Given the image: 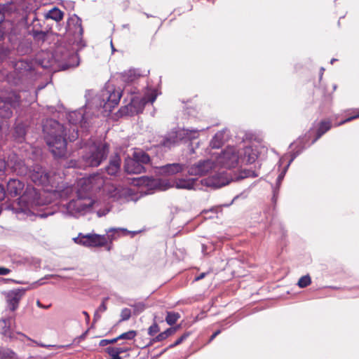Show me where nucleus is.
I'll use <instances>...</instances> for the list:
<instances>
[{
    "mask_svg": "<svg viewBox=\"0 0 359 359\" xmlns=\"http://www.w3.org/2000/svg\"><path fill=\"white\" fill-rule=\"evenodd\" d=\"M66 36L57 40L53 50L43 53L37 59L38 64L50 72L55 73L75 68L80 64L78 51L86 47L83 39L81 19L76 14L69 18Z\"/></svg>",
    "mask_w": 359,
    "mask_h": 359,
    "instance_id": "f257e3e1",
    "label": "nucleus"
},
{
    "mask_svg": "<svg viewBox=\"0 0 359 359\" xmlns=\"http://www.w3.org/2000/svg\"><path fill=\"white\" fill-rule=\"evenodd\" d=\"M69 129L57 120L46 119L43 123V139L48 151L55 160L66 159L69 156L68 142H72L79 138V131L75 127Z\"/></svg>",
    "mask_w": 359,
    "mask_h": 359,
    "instance_id": "f03ea898",
    "label": "nucleus"
},
{
    "mask_svg": "<svg viewBox=\"0 0 359 359\" xmlns=\"http://www.w3.org/2000/svg\"><path fill=\"white\" fill-rule=\"evenodd\" d=\"M109 151V145L107 142H93L81 156L79 161L71 160L68 168L98 167L107 159Z\"/></svg>",
    "mask_w": 359,
    "mask_h": 359,
    "instance_id": "7ed1b4c3",
    "label": "nucleus"
},
{
    "mask_svg": "<svg viewBox=\"0 0 359 359\" xmlns=\"http://www.w3.org/2000/svg\"><path fill=\"white\" fill-rule=\"evenodd\" d=\"M199 131L200 130L198 129L190 130L179 126L174 127L161 136L158 147L163 148L165 151H170L182 143L196 139Z\"/></svg>",
    "mask_w": 359,
    "mask_h": 359,
    "instance_id": "20e7f679",
    "label": "nucleus"
},
{
    "mask_svg": "<svg viewBox=\"0 0 359 359\" xmlns=\"http://www.w3.org/2000/svg\"><path fill=\"white\" fill-rule=\"evenodd\" d=\"M107 233V236L97 233L83 234L79 233L78 236L73 240L76 243L88 248L104 247L107 244L108 240L111 242L113 240L116 239L119 236L120 233H123L124 235L130 233L135 234L136 231H130L125 228H111Z\"/></svg>",
    "mask_w": 359,
    "mask_h": 359,
    "instance_id": "39448f33",
    "label": "nucleus"
},
{
    "mask_svg": "<svg viewBox=\"0 0 359 359\" xmlns=\"http://www.w3.org/2000/svg\"><path fill=\"white\" fill-rule=\"evenodd\" d=\"M41 203V195L38 190L32 187L25 188L22 196L15 201L5 205V209L13 211V213H24L28 215L29 206L39 205Z\"/></svg>",
    "mask_w": 359,
    "mask_h": 359,
    "instance_id": "423d86ee",
    "label": "nucleus"
},
{
    "mask_svg": "<svg viewBox=\"0 0 359 359\" xmlns=\"http://www.w3.org/2000/svg\"><path fill=\"white\" fill-rule=\"evenodd\" d=\"M258 174L251 169H243L238 172H230L224 176L213 177L205 180V184L214 189H219L229 184L231 182L239 181L248 177H257Z\"/></svg>",
    "mask_w": 359,
    "mask_h": 359,
    "instance_id": "0eeeda50",
    "label": "nucleus"
},
{
    "mask_svg": "<svg viewBox=\"0 0 359 359\" xmlns=\"http://www.w3.org/2000/svg\"><path fill=\"white\" fill-rule=\"evenodd\" d=\"M22 103L20 93L11 90L0 97V119L6 120L13 116V111Z\"/></svg>",
    "mask_w": 359,
    "mask_h": 359,
    "instance_id": "6e6552de",
    "label": "nucleus"
},
{
    "mask_svg": "<svg viewBox=\"0 0 359 359\" xmlns=\"http://www.w3.org/2000/svg\"><path fill=\"white\" fill-rule=\"evenodd\" d=\"M134 180L137 181V182L135 183V185L144 186L147 187V191H166L171 188L170 180L165 179L154 178L153 177L149 176H142Z\"/></svg>",
    "mask_w": 359,
    "mask_h": 359,
    "instance_id": "1a4fd4ad",
    "label": "nucleus"
},
{
    "mask_svg": "<svg viewBox=\"0 0 359 359\" xmlns=\"http://www.w3.org/2000/svg\"><path fill=\"white\" fill-rule=\"evenodd\" d=\"M239 161L238 151L234 147H227L222 151L217 158L221 167L228 170L237 167Z\"/></svg>",
    "mask_w": 359,
    "mask_h": 359,
    "instance_id": "9d476101",
    "label": "nucleus"
},
{
    "mask_svg": "<svg viewBox=\"0 0 359 359\" xmlns=\"http://www.w3.org/2000/svg\"><path fill=\"white\" fill-rule=\"evenodd\" d=\"M146 104L147 100L145 97L134 96L131 97L130 102L127 105L120 108L118 113L121 116L137 115L142 113Z\"/></svg>",
    "mask_w": 359,
    "mask_h": 359,
    "instance_id": "9b49d317",
    "label": "nucleus"
},
{
    "mask_svg": "<svg viewBox=\"0 0 359 359\" xmlns=\"http://www.w3.org/2000/svg\"><path fill=\"white\" fill-rule=\"evenodd\" d=\"M28 288L18 287L8 291H4L2 294L4 295L7 304V307L11 311H15L20 300L25 295Z\"/></svg>",
    "mask_w": 359,
    "mask_h": 359,
    "instance_id": "f8f14e48",
    "label": "nucleus"
},
{
    "mask_svg": "<svg viewBox=\"0 0 359 359\" xmlns=\"http://www.w3.org/2000/svg\"><path fill=\"white\" fill-rule=\"evenodd\" d=\"M29 177L36 185L48 186L50 184V172L41 165H36L29 171Z\"/></svg>",
    "mask_w": 359,
    "mask_h": 359,
    "instance_id": "ddd939ff",
    "label": "nucleus"
},
{
    "mask_svg": "<svg viewBox=\"0 0 359 359\" xmlns=\"http://www.w3.org/2000/svg\"><path fill=\"white\" fill-rule=\"evenodd\" d=\"M122 92L115 89H105L102 90V107L104 111L111 112L119 103Z\"/></svg>",
    "mask_w": 359,
    "mask_h": 359,
    "instance_id": "4468645a",
    "label": "nucleus"
},
{
    "mask_svg": "<svg viewBox=\"0 0 359 359\" xmlns=\"http://www.w3.org/2000/svg\"><path fill=\"white\" fill-rule=\"evenodd\" d=\"M13 67L14 78L18 81L15 82L18 84L22 82L25 76L29 73L34 70L33 64L32 62L26 60H19L17 61H13Z\"/></svg>",
    "mask_w": 359,
    "mask_h": 359,
    "instance_id": "2eb2a0df",
    "label": "nucleus"
},
{
    "mask_svg": "<svg viewBox=\"0 0 359 359\" xmlns=\"http://www.w3.org/2000/svg\"><path fill=\"white\" fill-rule=\"evenodd\" d=\"M8 41L11 43L13 49H15L17 53L20 55H25L29 54L31 52V43L26 39H22L20 36L14 34L9 35Z\"/></svg>",
    "mask_w": 359,
    "mask_h": 359,
    "instance_id": "dca6fc26",
    "label": "nucleus"
},
{
    "mask_svg": "<svg viewBox=\"0 0 359 359\" xmlns=\"http://www.w3.org/2000/svg\"><path fill=\"white\" fill-rule=\"evenodd\" d=\"M214 167L212 160L202 159L188 168L187 172L189 175L202 176L209 172Z\"/></svg>",
    "mask_w": 359,
    "mask_h": 359,
    "instance_id": "f3484780",
    "label": "nucleus"
},
{
    "mask_svg": "<svg viewBox=\"0 0 359 359\" xmlns=\"http://www.w3.org/2000/svg\"><path fill=\"white\" fill-rule=\"evenodd\" d=\"M25 183L18 178H9L6 182V192L7 198L20 197L25 189Z\"/></svg>",
    "mask_w": 359,
    "mask_h": 359,
    "instance_id": "a211bd4d",
    "label": "nucleus"
},
{
    "mask_svg": "<svg viewBox=\"0 0 359 359\" xmlns=\"http://www.w3.org/2000/svg\"><path fill=\"white\" fill-rule=\"evenodd\" d=\"M239 160L246 164H252L257 159L259 151L257 146H246L238 151Z\"/></svg>",
    "mask_w": 359,
    "mask_h": 359,
    "instance_id": "6ab92c4d",
    "label": "nucleus"
},
{
    "mask_svg": "<svg viewBox=\"0 0 359 359\" xmlns=\"http://www.w3.org/2000/svg\"><path fill=\"white\" fill-rule=\"evenodd\" d=\"M28 126L22 121H15L11 129V137L15 142L22 143L25 141Z\"/></svg>",
    "mask_w": 359,
    "mask_h": 359,
    "instance_id": "aec40b11",
    "label": "nucleus"
},
{
    "mask_svg": "<svg viewBox=\"0 0 359 359\" xmlns=\"http://www.w3.org/2000/svg\"><path fill=\"white\" fill-rule=\"evenodd\" d=\"M185 165L180 163H167L156 168V173L163 176H172L185 170Z\"/></svg>",
    "mask_w": 359,
    "mask_h": 359,
    "instance_id": "412c9836",
    "label": "nucleus"
},
{
    "mask_svg": "<svg viewBox=\"0 0 359 359\" xmlns=\"http://www.w3.org/2000/svg\"><path fill=\"white\" fill-rule=\"evenodd\" d=\"M123 168L128 174H140L145 170L144 166L133 158L125 160Z\"/></svg>",
    "mask_w": 359,
    "mask_h": 359,
    "instance_id": "4be33fe9",
    "label": "nucleus"
},
{
    "mask_svg": "<svg viewBox=\"0 0 359 359\" xmlns=\"http://www.w3.org/2000/svg\"><path fill=\"white\" fill-rule=\"evenodd\" d=\"M172 187H175L178 189H187L191 190L194 189L196 179H175L174 180L170 181Z\"/></svg>",
    "mask_w": 359,
    "mask_h": 359,
    "instance_id": "5701e85b",
    "label": "nucleus"
},
{
    "mask_svg": "<svg viewBox=\"0 0 359 359\" xmlns=\"http://www.w3.org/2000/svg\"><path fill=\"white\" fill-rule=\"evenodd\" d=\"M332 122L327 120H322L318 123L317 129L315 133V137L311 142L313 144L318 140L324 134L329 131L332 128Z\"/></svg>",
    "mask_w": 359,
    "mask_h": 359,
    "instance_id": "b1692460",
    "label": "nucleus"
},
{
    "mask_svg": "<svg viewBox=\"0 0 359 359\" xmlns=\"http://www.w3.org/2000/svg\"><path fill=\"white\" fill-rule=\"evenodd\" d=\"M121 169V158L116 155L110 159L109 164L105 167L107 173L109 175H116Z\"/></svg>",
    "mask_w": 359,
    "mask_h": 359,
    "instance_id": "393cba45",
    "label": "nucleus"
},
{
    "mask_svg": "<svg viewBox=\"0 0 359 359\" xmlns=\"http://www.w3.org/2000/svg\"><path fill=\"white\" fill-rule=\"evenodd\" d=\"M15 29L10 20H4L0 22V41H3L6 36H9L10 34H14Z\"/></svg>",
    "mask_w": 359,
    "mask_h": 359,
    "instance_id": "a878e982",
    "label": "nucleus"
},
{
    "mask_svg": "<svg viewBox=\"0 0 359 359\" xmlns=\"http://www.w3.org/2000/svg\"><path fill=\"white\" fill-rule=\"evenodd\" d=\"M313 129V127L309 129V130L304 135V136H300L298 140H297V142L296 143V147L294 148V149H302V151H304L307 147H310L311 144H309L308 146H306V144L309 142L310 138H311V133H312V130ZM295 144V142H292L290 144V148H292V147Z\"/></svg>",
    "mask_w": 359,
    "mask_h": 359,
    "instance_id": "bb28decb",
    "label": "nucleus"
},
{
    "mask_svg": "<svg viewBox=\"0 0 359 359\" xmlns=\"http://www.w3.org/2000/svg\"><path fill=\"white\" fill-rule=\"evenodd\" d=\"M94 204V201L90 200L88 203L83 202L81 199H78L77 201H72L69 203V207L73 208L74 210L77 212H81L83 211H86L90 208H92Z\"/></svg>",
    "mask_w": 359,
    "mask_h": 359,
    "instance_id": "cd10ccee",
    "label": "nucleus"
},
{
    "mask_svg": "<svg viewBox=\"0 0 359 359\" xmlns=\"http://www.w3.org/2000/svg\"><path fill=\"white\" fill-rule=\"evenodd\" d=\"M140 76L139 69H130L120 74V78L126 83L135 81Z\"/></svg>",
    "mask_w": 359,
    "mask_h": 359,
    "instance_id": "c85d7f7f",
    "label": "nucleus"
},
{
    "mask_svg": "<svg viewBox=\"0 0 359 359\" xmlns=\"http://www.w3.org/2000/svg\"><path fill=\"white\" fill-rule=\"evenodd\" d=\"M25 20V23L27 25V29H35L43 30L42 29V24L40 20L37 18L36 13H32L28 15H26L24 18Z\"/></svg>",
    "mask_w": 359,
    "mask_h": 359,
    "instance_id": "c756f323",
    "label": "nucleus"
},
{
    "mask_svg": "<svg viewBox=\"0 0 359 359\" xmlns=\"http://www.w3.org/2000/svg\"><path fill=\"white\" fill-rule=\"evenodd\" d=\"M50 29V28L46 30L29 29L28 34L33 37L35 41L43 43L47 40Z\"/></svg>",
    "mask_w": 359,
    "mask_h": 359,
    "instance_id": "7c9ffc66",
    "label": "nucleus"
},
{
    "mask_svg": "<svg viewBox=\"0 0 359 359\" xmlns=\"http://www.w3.org/2000/svg\"><path fill=\"white\" fill-rule=\"evenodd\" d=\"M13 318L11 317H8L6 318L0 319V334L4 335V337L11 338L12 337V332L11 330V325Z\"/></svg>",
    "mask_w": 359,
    "mask_h": 359,
    "instance_id": "2f4dec72",
    "label": "nucleus"
},
{
    "mask_svg": "<svg viewBox=\"0 0 359 359\" xmlns=\"http://www.w3.org/2000/svg\"><path fill=\"white\" fill-rule=\"evenodd\" d=\"M69 122L72 125H77L80 123L81 126H85L87 123L86 118L83 114L81 111H72L68 115Z\"/></svg>",
    "mask_w": 359,
    "mask_h": 359,
    "instance_id": "473e14b6",
    "label": "nucleus"
},
{
    "mask_svg": "<svg viewBox=\"0 0 359 359\" xmlns=\"http://www.w3.org/2000/svg\"><path fill=\"white\" fill-rule=\"evenodd\" d=\"M64 17V12L62 11L57 6L53 7L48 12L44 13V18L46 20H53L56 22H58L62 20Z\"/></svg>",
    "mask_w": 359,
    "mask_h": 359,
    "instance_id": "72a5a7b5",
    "label": "nucleus"
},
{
    "mask_svg": "<svg viewBox=\"0 0 359 359\" xmlns=\"http://www.w3.org/2000/svg\"><path fill=\"white\" fill-rule=\"evenodd\" d=\"M133 158L140 163L144 166L146 164H149L151 161L149 155L142 150L135 151L133 154Z\"/></svg>",
    "mask_w": 359,
    "mask_h": 359,
    "instance_id": "f704fd0d",
    "label": "nucleus"
},
{
    "mask_svg": "<svg viewBox=\"0 0 359 359\" xmlns=\"http://www.w3.org/2000/svg\"><path fill=\"white\" fill-rule=\"evenodd\" d=\"M223 131L217 132L212 137L210 142V145L212 149H219L224 144Z\"/></svg>",
    "mask_w": 359,
    "mask_h": 359,
    "instance_id": "c9c22d12",
    "label": "nucleus"
},
{
    "mask_svg": "<svg viewBox=\"0 0 359 359\" xmlns=\"http://www.w3.org/2000/svg\"><path fill=\"white\" fill-rule=\"evenodd\" d=\"M17 358L16 353L12 349L0 346V359H13Z\"/></svg>",
    "mask_w": 359,
    "mask_h": 359,
    "instance_id": "e433bc0d",
    "label": "nucleus"
},
{
    "mask_svg": "<svg viewBox=\"0 0 359 359\" xmlns=\"http://www.w3.org/2000/svg\"><path fill=\"white\" fill-rule=\"evenodd\" d=\"M127 304L133 308V314L138 316L142 313L146 309V304L143 302H139L136 303L128 302Z\"/></svg>",
    "mask_w": 359,
    "mask_h": 359,
    "instance_id": "4c0bfd02",
    "label": "nucleus"
},
{
    "mask_svg": "<svg viewBox=\"0 0 359 359\" xmlns=\"http://www.w3.org/2000/svg\"><path fill=\"white\" fill-rule=\"evenodd\" d=\"M180 318V314L175 311H167L165 321L168 325L172 326L176 323Z\"/></svg>",
    "mask_w": 359,
    "mask_h": 359,
    "instance_id": "58836bf2",
    "label": "nucleus"
},
{
    "mask_svg": "<svg viewBox=\"0 0 359 359\" xmlns=\"http://www.w3.org/2000/svg\"><path fill=\"white\" fill-rule=\"evenodd\" d=\"M11 50L9 48L5 46H0V64L5 62L9 58Z\"/></svg>",
    "mask_w": 359,
    "mask_h": 359,
    "instance_id": "ea45409f",
    "label": "nucleus"
},
{
    "mask_svg": "<svg viewBox=\"0 0 359 359\" xmlns=\"http://www.w3.org/2000/svg\"><path fill=\"white\" fill-rule=\"evenodd\" d=\"M137 335V332L135 330H129L126 332H123L116 337L117 341L121 339H125V340H132Z\"/></svg>",
    "mask_w": 359,
    "mask_h": 359,
    "instance_id": "a19ab883",
    "label": "nucleus"
},
{
    "mask_svg": "<svg viewBox=\"0 0 359 359\" xmlns=\"http://www.w3.org/2000/svg\"><path fill=\"white\" fill-rule=\"evenodd\" d=\"M311 283V278L309 274L302 276L298 282L297 285L300 288H305Z\"/></svg>",
    "mask_w": 359,
    "mask_h": 359,
    "instance_id": "79ce46f5",
    "label": "nucleus"
},
{
    "mask_svg": "<svg viewBox=\"0 0 359 359\" xmlns=\"http://www.w3.org/2000/svg\"><path fill=\"white\" fill-rule=\"evenodd\" d=\"M129 191L130 189L120 190L116 188L111 194V197L114 198L116 201H119L123 196L126 197V196H129Z\"/></svg>",
    "mask_w": 359,
    "mask_h": 359,
    "instance_id": "37998d69",
    "label": "nucleus"
},
{
    "mask_svg": "<svg viewBox=\"0 0 359 359\" xmlns=\"http://www.w3.org/2000/svg\"><path fill=\"white\" fill-rule=\"evenodd\" d=\"M191 334L190 332H184L181 337H180L174 343L170 344L168 346V348H172L175 346L181 344L184 341H185Z\"/></svg>",
    "mask_w": 359,
    "mask_h": 359,
    "instance_id": "c03bdc74",
    "label": "nucleus"
},
{
    "mask_svg": "<svg viewBox=\"0 0 359 359\" xmlns=\"http://www.w3.org/2000/svg\"><path fill=\"white\" fill-rule=\"evenodd\" d=\"M288 168H289V165H286L283 168V169L281 170V172L279 173V175L276 179V186L274 187H278V189H280L281 183L285 176V174L287 171Z\"/></svg>",
    "mask_w": 359,
    "mask_h": 359,
    "instance_id": "a18cd8bd",
    "label": "nucleus"
},
{
    "mask_svg": "<svg viewBox=\"0 0 359 359\" xmlns=\"http://www.w3.org/2000/svg\"><path fill=\"white\" fill-rule=\"evenodd\" d=\"M131 317V311L128 308H124L121 310V319L119 322L126 321L130 319Z\"/></svg>",
    "mask_w": 359,
    "mask_h": 359,
    "instance_id": "49530a36",
    "label": "nucleus"
},
{
    "mask_svg": "<svg viewBox=\"0 0 359 359\" xmlns=\"http://www.w3.org/2000/svg\"><path fill=\"white\" fill-rule=\"evenodd\" d=\"M160 331L159 325L157 323L154 322L148 329V334L150 336H154L156 333Z\"/></svg>",
    "mask_w": 359,
    "mask_h": 359,
    "instance_id": "de8ad7c7",
    "label": "nucleus"
},
{
    "mask_svg": "<svg viewBox=\"0 0 359 359\" xmlns=\"http://www.w3.org/2000/svg\"><path fill=\"white\" fill-rule=\"evenodd\" d=\"M302 153V149H293L290 153V158L287 163V165H290L292 162L301 154Z\"/></svg>",
    "mask_w": 359,
    "mask_h": 359,
    "instance_id": "09e8293b",
    "label": "nucleus"
},
{
    "mask_svg": "<svg viewBox=\"0 0 359 359\" xmlns=\"http://www.w3.org/2000/svg\"><path fill=\"white\" fill-rule=\"evenodd\" d=\"M104 351L109 354L111 358L114 357L115 355H119L117 351V347L115 346H108L104 349Z\"/></svg>",
    "mask_w": 359,
    "mask_h": 359,
    "instance_id": "8fccbe9b",
    "label": "nucleus"
},
{
    "mask_svg": "<svg viewBox=\"0 0 359 359\" xmlns=\"http://www.w3.org/2000/svg\"><path fill=\"white\" fill-rule=\"evenodd\" d=\"M117 341H118L116 339V337L111 339H102V340H100V341L99 343V346L101 347H104L108 344H114L116 343Z\"/></svg>",
    "mask_w": 359,
    "mask_h": 359,
    "instance_id": "3c124183",
    "label": "nucleus"
},
{
    "mask_svg": "<svg viewBox=\"0 0 359 359\" xmlns=\"http://www.w3.org/2000/svg\"><path fill=\"white\" fill-rule=\"evenodd\" d=\"M109 298L108 297H104L102 299L100 305L99 306V307L97 309V311H99L100 313H103L107 309V302L109 300Z\"/></svg>",
    "mask_w": 359,
    "mask_h": 359,
    "instance_id": "603ef678",
    "label": "nucleus"
},
{
    "mask_svg": "<svg viewBox=\"0 0 359 359\" xmlns=\"http://www.w3.org/2000/svg\"><path fill=\"white\" fill-rule=\"evenodd\" d=\"M172 330L167 328L165 331L159 333L158 334H159L161 340L163 341V340L166 339L167 338H168L170 336L172 335Z\"/></svg>",
    "mask_w": 359,
    "mask_h": 359,
    "instance_id": "864d4df0",
    "label": "nucleus"
},
{
    "mask_svg": "<svg viewBox=\"0 0 359 359\" xmlns=\"http://www.w3.org/2000/svg\"><path fill=\"white\" fill-rule=\"evenodd\" d=\"M358 118H359V111L357 113L354 114L353 115L341 121L340 123H339V125H343L344 123H346L348 122H350V121H351L354 119Z\"/></svg>",
    "mask_w": 359,
    "mask_h": 359,
    "instance_id": "5fc2aeb1",
    "label": "nucleus"
},
{
    "mask_svg": "<svg viewBox=\"0 0 359 359\" xmlns=\"http://www.w3.org/2000/svg\"><path fill=\"white\" fill-rule=\"evenodd\" d=\"M233 324V322L229 319H226L221 323H219V325L221 327L222 331L224 330L227 327H230Z\"/></svg>",
    "mask_w": 359,
    "mask_h": 359,
    "instance_id": "6e6d98bb",
    "label": "nucleus"
},
{
    "mask_svg": "<svg viewBox=\"0 0 359 359\" xmlns=\"http://www.w3.org/2000/svg\"><path fill=\"white\" fill-rule=\"evenodd\" d=\"M144 97H146L147 104L149 102L152 104L156 100L157 95L155 91H153L151 93Z\"/></svg>",
    "mask_w": 359,
    "mask_h": 359,
    "instance_id": "4d7b16f0",
    "label": "nucleus"
},
{
    "mask_svg": "<svg viewBox=\"0 0 359 359\" xmlns=\"http://www.w3.org/2000/svg\"><path fill=\"white\" fill-rule=\"evenodd\" d=\"M6 167L7 163L5 159L0 158V176L4 174Z\"/></svg>",
    "mask_w": 359,
    "mask_h": 359,
    "instance_id": "13d9d810",
    "label": "nucleus"
},
{
    "mask_svg": "<svg viewBox=\"0 0 359 359\" xmlns=\"http://www.w3.org/2000/svg\"><path fill=\"white\" fill-rule=\"evenodd\" d=\"M279 194V189L278 187H273V196H272V202L276 204L278 196Z\"/></svg>",
    "mask_w": 359,
    "mask_h": 359,
    "instance_id": "bf43d9fd",
    "label": "nucleus"
},
{
    "mask_svg": "<svg viewBox=\"0 0 359 359\" xmlns=\"http://www.w3.org/2000/svg\"><path fill=\"white\" fill-rule=\"evenodd\" d=\"M6 196L5 186L0 184V201H3Z\"/></svg>",
    "mask_w": 359,
    "mask_h": 359,
    "instance_id": "052dcab7",
    "label": "nucleus"
},
{
    "mask_svg": "<svg viewBox=\"0 0 359 359\" xmlns=\"http://www.w3.org/2000/svg\"><path fill=\"white\" fill-rule=\"evenodd\" d=\"M88 330H86L83 334H81L79 337H78L77 338H76L74 341H77V343H79V341H82V340H84L88 334Z\"/></svg>",
    "mask_w": 359,
    "mask_h": 359,
    "instance_id": "680f3d73",
    "label": "nucleus"
},
{
    "mask_svg": "<svg viewBox=\"0 0 359 359\" xmlns=\"http://www.w3.org/2000/svg\"><path fill=\"white\" fill-rule=\"evenodd\" d=\"M11 272V270L8 268L0 266V276L8 275Z\"/></svg>",
    "mask_w": 359,
    "mask_h": 359,
    "instance_id": "e2e57ef3",
    "label": "nucleus"
},
{
    "mask_svg": "<svg viewBox=\"0 0 359 359\" xmlns=\"http://www.w3.org/2000/svg\"><path fill=\"white\" fill-rule=\"evenodd\" d=\"M221 332H222V330H219H219H216V331H215V332H214V333L210 336V339H209V340H208V343H210L211 341H212L215 339V338L217 336H218Z\"/></svg>",
    "mask_w": 359,
    "mask_h": 359,
    "instance_id": "0e129e2a",
    "label": "nucleus"
},
{
    "mask_svg": "<svg viewBox=\"0 0 359 359\" xmlns=\"http://www.w3.org/2000/svg\"><path fill=\"white\" fill-rule=\"evenodd\" d=\"M130 351V348L129 347H117V351L118 355L126 353Z\"/></svg>",
    "mask_w": 359,
    "mask_h": 359,
    "instance_id": "69168bd1",
    "label": "nucleus"
},
{
    "mask_svg": "<svg viewBox=\"0 0 359 359\" xmlns=\"http://www.w3.org/2000/svg\"><path fill=\"white\" fill-rule=\"evenodd\" d=\"M88 144V142L87 141H83L80 140L76 143V145L79 148L83 149L84 147H86Z\"/></svg>",
    "mask_w": 359,
    "mask_h": 359,
    "instance_id": "338daca9",
    "label": "nucleus"
},
{
    "mask_svg": "<svg viewBox=\"0 0 359 359\" xmlns=\"http://www.w3.org/2000/svg\"><path fill=\"white\" fill-rule=\"evenodd\" d=\"M208 273V272L201 273L198 276L195 277L194 281H198L203 279Z\"/></svg>",
    "mask_w": 359,
    "mask_h": 359,
    "instance_id": "774afa93",
    "label": "nucleus"
}]
</instances>
